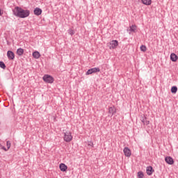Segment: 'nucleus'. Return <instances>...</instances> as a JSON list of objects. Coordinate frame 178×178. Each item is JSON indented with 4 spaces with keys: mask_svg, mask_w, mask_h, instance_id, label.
Returning <instances> with one entry per match:
<instances>
[{
    "mask_svg": "<svg viewBox=\"0 0 178 178\" xmlns=\"http://www.w3.org/2000/svg\"><path fill=\"white\" fill-rule=\"evenodd\" d=\"M23 54H24V49L22 48H19L17 49V55H18V56H22Z\"/></svg>",
    "mask_w": 178,
    "mask_h": 178,
    "instance_id": "15",
    "label": "nucleus"
},
{
    "mask_svg": "<svg viewBox=\"0 0 178 178\" xmlns=\"http://www.w3.org/2000/svg\"><path fill=\"white\" fill-rule=\"evenodd\" d=\"M123 152L125 156H131V151L130 150V149H129V147H124Z\"/></svg>",
    "mask_w": 178,
    "mask_h": 178,
    "instance_id": "8",
    "label": "nucleus"
},
{
    "mask_svg": "<svg viewBox=\"0 0 178 178\" xmlns=\"http://www.w3.org/2000/svg\"><path fill=\"white\" fill-rule=\"evenodd\" d=\"M88 145H90L91 147H93L94 144L93 143H90V144H88Z\"/></svg>",
    "mask_w": 178,
    "mask_h": 178,
    "instance_id": "26",
    "label": "nucleus"
},
{
    "mask_svg": "<svg viewBox=\"0 0 178 178\" xmlns=\"http://www.w3.org/2000/svg\"><path fill=\"white\" fill-rule=\"evenodd\" d=\"M101 72V70L99 69V67H94V68H91L89 69L87 72H86V75L88 76L90 74H92V73H98Z\"/></svg>",
    "mask_w": 178,
    "mask_h": 178,
    "instance_id": "4",
    "label": "nucleus"
},
{
    "mask_svg": "<svg viewBox=\"0 0 178 178\" xmlns=\"http://www.w3.org/2000/svg\"><path fill=\"white\" fill-rule=\"evenodd\" d=\"M0 67H1V69H6V65L3 61H0Z\"/></svg>",
    "mask_w": 178,
    "mask_h": 178,
    "instance_id": "21",
    "label": "nucleus"
},
{
    "mask_svg": "<svg viewBox=\"0 0 178 178\" xmlns=\"http://www.w3.org/2000/svg\"><path fill=\"white\" fill-rule=\"evenodd\" d=\"M140 120L143 123V124H145L146 126H148V124H149V121L147 120V118L144 116L141 118Z\"/></svg>",
    "mask_w": 178,
    "mask_h": 178,
    "instance_id": "14",
    "label": "nucleus"
},
{
    "mask_svg": "<svg viewBox=\"0 0 178 178\" xmlns=\"http://www.w3.org/2000/svg\"><path fill=\"white\" fill-rule=\"evenodd\" d=\"M0 147H1V149H3V151H8V149H6L5 146H2V145L0 144Z\"/></svg>",
    "mask_w": 178,
    "mask_h": 178,
    "instance_id": "25",
    "label": "nucleus"
},
{
    "mask_svg": "<svg viewBox=\"0 0 178 178\" xmlns=\"http://www.w3.org/2000/svg\"><path fill=\"white\" fill-rule=\"evenodd\" d=\"M43 80L45 81V83H49L50 84L54 83V77L48 74L44 75Z\"/></svg>",
    "mask_w": 178,
    "mask_h": 178,
    "instance_id": "3",
    "label": "nucleus"
},
{
    "mask_svg": "<svg viewBox=\"0 0 178 178\" xmlns=\"http://www.w3.org/2000/svg\"><path fill=\"white\" fill-rule=\"evenodd\" d=\"M118 40H113L110 42V49H115L116 47L118 45Z\"/></svg>",
    "mask_w": 178,
    "mask_h": 178,
    "instance_id": "6",
    "label": "nucleus"
},
{
    "mask_svg": "<svg viewBox=\"0 0 178 178\" xmlns=\"http://www.w3.org/2000/svg\"><path fill=\"white\" fill-rule=\"evenodd\" d=\"M33 13L36 16H40V15H41V13H42V10H41V8H36L33 10Z\"/></svg>",
    "mask_w": 178,
    "mask_h": 178,
    "instance_id": "11",
    "label": "nucleus"
},
{
    "mask_svg": "<svg viewBox=\"0 0 178 178\" xmlns=\"http://www.w3.org/2000/svg\"><path fill=\"white\" fill-rule=\"evenodd\" d=\"M138 178H144V172L139 171L138 172Z\"/></svg>",
    "mask_w": 178,
    "mask_h": 178,
    "instance_id": "20",
    "label": "nucleus"
},
{
    "mask_svg": "<svg viewBox=\"0 0 178 178\" xmlns=\"http://www.w3.org/2000/svg\"><path fill=\"white\" fill-rule=\"evenodd\" d=\"M165 161L166 163H168V165H173V163H175V161L173 160V158L170 156L165 157Z\"/></svg>",
    "mask_w": 178,
    "mask_h": 178,
    "instance_id": "7",
    "label": "nucleus"
},
{
    "mask_svg": "<svg viewBox=\"0 0 178 178\" xmlns=\"http://www.w3.org/2000/svg\"><path fill=\"white\" fill-rule=\"evenodd\" d=\"M68 34H70V35H74V31L73 29L68 30Z\"/></svg>",
    "mask_w": 178,
    "mask_h": 178,
    "instance_id": "23",
    "label": "nucleus"
},
{
    "mask_svg": "<svg viewBox=\"0 0 178 178\" xmlns=\"http://www.w3.org/2000/svg\"><path fill=\"white\" fill-rule=\"evenodd\" d=\"M59 168L61 172H66L67 170V165H66L65 163H60Z\"/></svg>",
    "mask_w": 178,
    "mask_h": 178,
    "instance_id": "12",
    "label": "nucleus"
},
{
    "mask_svg": "<svg viewBox=\"0 0 178 178\" xmlns=\"http://www.w3.org/2000/svg\"><path fill=\"white\" fill-rule=\"evenodd\" d=\"M1 15H2V13H1V9H0V16H1Z\"/></svg>",
    "mask_w": 178,
    "mask_h": 178,
    "instance_id": "27",
    "label": "nucleus"
},
{
    "mask_svg": "<svg viewBox=\"0 0 178 178\" xmlns=\"http://www.w3.org/2000/svg\"><path fill=\"white\" fill-rule=\"evenodd\" d=\"M14 16L19 17L20 19H25V17H29L30 16V10H24L21 7L16 6L13 10Z\"/></svg>",
    "mask_w": 178,
    "mask_h": 178,
    "instance_id": "1",
    "label": "nucleus"
},
{
    "mask_svg": "<svg viewBox=\"0 0 178 178\" xmlns=\"http://www.w3.org/2000/svg\"><path fill=\"white\" fill-rule=\"evenodd\" d=\"M142 3H143V5L149 6L152 3V1L151 0H142Z\"/></svg>",
    "mask_w": 178,
    "mask_h": 178,
    "instance_id": "17",
    "label": "nucleus"
},
{
    "mask_svg": "<svg viewBox=\"0 0 178 178\" xmlns=\"http://www.w3.org/2000/svg\"><path fill=\"white\" fill-rule=\"evenodd\" d=\"M140 51H142L143 52H145L147 51V47H145V45H141Z\"/></svg>",
    "mask_w": 178,
    "mask_h": 178,
    "instance_id": "22",
    "label": "nucleus"
},
{
    "mask_svg": "<svg viewBox=\"0 0 178 178\" xmlns=\"http://www.w3.org/2000/svg\"><path fill=\"white\" fill-rule=\"evenodd\" d=\"M6 146H7L8 149H9L10 148V141L6 142Z\"/></svg>",
    "mask_w": 178,
    "mask_h": 178,
    "instance_id": "24",
    "label": "nucleus"
},
{
    "mask_svg": "<svg viewBox=\"0 0 178 178\" xmlns=\"http://www.w3.org/2000/svg\"><path fill=\"white\" fill-rule=\"evenodd\" d=\"M33 56L35 58V59H38L40 56H41V54H40V52L38 51H34L33 53Z\"/></svg>",
    "mask_w": 178,
    "mask_h": 178,
    "instance_id": "16",
    "label": "nucleus"
},
{
    "mask_svg": "<svg viewBox=\"0 0 178 178\" xmlns=\"http://www.w3.org/2000/svg\"><path fill=\"white\" fill-rule=\"evenodd\" d=\"M108 113H110L111 116H113V115L116 113V108L115 107V106L108 108Z\"/></svg>",
    "mask_w": 178,
    "mask_h": 178,
    "instance_id": "9",
    "label": "nucleus"
},
{
    "mask_svg": "<svg viewBox=\"0 0 178 178\" xmlns=\"http://www.w3.org/2000/svg\"><path fill=\"white\" fill-rule=\"evenodd\" d=\"M170 59L172 62H177L178 59V56L175 53H172L170 55Z\"/></svg>",
    "mask_w": 178,
    "mask_h": 178,
    "instance_id": "13",
    "label": "nucleus"
},
{
    "mask_svg": "<svg viewBox=\"0 0 178 178\" xmlns=\"http://www.w3.org/2000/svg\"><path fill=\"white\" fill-rule=\"evenodd\" d=\"M7 57L8 58L9 60H13L15 59V53L10 50H8L7 51Z\"/></svg>",
    "mask_w": 178,
    "mask_h": 178,
    "instance_id": "5",
    "label": "nucleus"
},
{
    "mask_svg": "<svg viewBox=\"0 0 178 178\" xmlns=\"http://www.w3.org/2000/svg\"><path fill=\"white\" fill-rule=\"evenodd\" d=\"M136 30H137V26L136 25L130 26V31H132V33H136Z\"/></svg>",
    "mask_w": 178,
    "mask_h": 178,
    "instance_id": "18",
    "label": "nucleus"
},
{
    "mask_svg": "<svg viewBox=\"0 0 178 178\" xmlns=\"http://www.w3.org/2000/svg\"><path fill=\"white\" fill-rule=\"evenodd\" d=\"M146 172L148 176H151V175L154 173V168H152V166H148L146 168Z\"/></svg>",
    "mask_w": 178,
    "mask_h": 178,
    "instance_id": "10",
    "label": "nucleus"
},
{
    "mask_svg": "<svg viewBox=\"0 0 178 178\" xmlns=\"http://www.w3.org/2000/svg\"><path fill=\"white\" fill-rule=\"evenodd\" d=\"M171 92L172 94H176L177 92V86H172L171 88Z\"/></svg>",
    "mask_w": 178,
    "mask_h": 178,
    "instance_id": "19",
    "label": "nucleus"
},
{
    "mask_svg": "<svg viewBox=\"0 0 178 178\" xmlns=\"http://www.w3.org/2000/svg\"><path fill=\"white\" fill-rule=\"evenodd\" d=\"M73 139V136H72V133L70 131H65L64 133V140L66 143H70Z\"/></svg>",
    "mask_w": 178,
    "mask_h": 178,
    "instance_id": "2",
    "label": "nucleus"
}]
</instances>
